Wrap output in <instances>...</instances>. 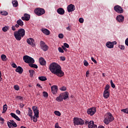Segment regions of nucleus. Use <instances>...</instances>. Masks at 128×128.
<instances>
[{"label": "nucleus", "instance_id": "f257e3e1", "mask_svg": "<svg viewBox=\"0 0 128 128\" xmlns=\"http://www.w3.org/2000/svg\"><path fill=\"white\" fill-rule=\"evenodd\" d=\"M49 68L52 74H56V76H59V78H62V76H64V72L62 70V67L56 62L51 64Z\"/></svg>", "mask_w": 128, "mask_h": 128}, {"label": "nucleus", "instance_id": "f03ea898", "mask_svg": "<svg viewBox=\"0 0 128 128\" xmlns=\"http://www.w3.org/2000/svg\"><path fill=\"white\" fill-rule=\"evenodd\" d=\"M24 36H26V30L24 28H20L14 32V36L16 40H20L22 38H24Z\"/></svg>", "mask_w": 128, "mask_h": 128}, {"label": "nucleus", "instance_id": "7ed1b4c3", "mask_svg": "<svg viewBox=\"0 0 128 128\" xmlns=\"http://www.w3.org/2000/svg\"><path fill=\"white\" fill-rule=\"evenodd\" d=\"M114 120V118L112 116V114L110 112H107L104 115V122L105 124H108L110 122H112Z\"/></svg>", "mask_w": 128, "mask_h": 128}, {"label": "nucleus", "instance_id": "20e7f679", "mask_svg": "<svg viewBox=\"0 0 128 128\" xmlns=\"http://www.w3.org/2000/svg\"><path fill=\"white\" fill-rule=\"evenodd\" d=\"M74 126H82L84 124V120L75 117L73 119Z\"/></svg>", "mask_w": 128, "mask_h": 128}, {"label": "nucleus", "instance_id": "39448f33", "mask_svg": "<svg viewBox=\"0 0 128 128\" xmlns=\"http://www.w3.org/2000/svg\"><path fill=\"white\" fill-rule=\"evenodd\" d=\"M23 60L26 64H34V59L28 56H23Z\"/></svg>", "mask_w": 128, "mask_h": 128}, {"label": "nucleus", "instance_id": "423d86ee", "mask_svg": "<svg viewBox=\"0 0 128 128\" xmlns=\"http://www.w3.org/2000/svg\"><path fill=\"white\" fill-rule=\"evenodd\" d=\"M34 12L36 14L37 16H42V14H44L46 12V10H44V9L42 8H36Z\"/></svg>", "mask_w": 128, "mask_h": 128}, {"label": "nucleus", "instance_id": "0eeeda50", "mask_svg": "<svg viewBox=\"0 0 128 128\" xmlns=\"http://www.w3.org/2000/svg\"><path fill=\"white\" fill-rule=\"evenodd\" d=\"M40 46L41 50H42L44 52H46V50H48V46L44 41L40 42Z\"/></svg>", "mask_w": 128, "mask_h": 128}, {"label": "nucleus", "instance_id": "6e6552de", "mask_svg": "<svg viewBox=\"0 0 128 128\" xmlns=\"http://www.w3.org/2000/svg\"><path fill=\"white\" fill-rule=\"evenodd\" d=\"M114 10L116 12H118V14H122L124 12V9L122 6L116 5L114 6Z\"/></svg>", "mask_w": 128, "mask_h": 128}, {"label": "nucleus", "instance_id": "1a4fd4ad", "mask_svg": "<svg viewBox=\"0 0 128 128\" xmlns=\"http://www.w3.org/2000/svg\"><path fill=\"white\" fill-rule=\"evenodd\" d=\"M96 112V108L95 107H92L87 110V114L90 116H94Z\"/></svg>", "mask_w": 128, "mask_h": 128}, {"label": "nucleus", "instance_id": "9d476101", "mask_svg": "<svg viewBox=\"0 0 128 128\" xmlns=\"http://www.w3.org/2000/svg\"><path fill=\"white\" fill-rule=\"evenodd\" d=\"M74 10H76V6L72 4H70L67 7V10L68 12H74Z\"/></svg>", "mask_w": 128, "mask_h": 128}, {"label": "nucleus", "instance_id": "9b49d317", "mask_svg": "<svg viewBox=\"0 0 128 128\" xmlns=\"http://www.w3.org/2000/svg\"><path fill=\"white\" fill-rule=\"evenodd\" d=\"M27 44L32 46H36V44H34V40L32 38H29L26 40Z\"/></svg>", "mask_w": 128, "mask_h": 128}, {"label": "nucleus", "instance_id": "f8f14e48", "mask_svg": "<svg viewBox=\"0 0 128 128\" xmlns=\"http://www.w3.org/2000/svg\"><path fill=\"white\" fill-rule=\"evenodd\" d=\"M116 20L119 22H122L124 20V17L122 15H118L116 16Z\"/></svg>", "mask_w": 128, "mask_h": 128}, {"label": "nucleus", "instance_id": "ddd939ff", "mask_svg": "<svg viewBox=\"0 0 128 128\" xmlns=\"http://www.w3.org/2000/svg\"><path fill=\"white\" fill-rule=\"evenodd\" d=\"M52 92L53 94H56L58 92V86H51Z\"/></svg>", "mask_w": 128, "mask_h": 128}, {"label": "nucleus", "instance_id": "4468645a", "mask_svg": "<svg viewBox=\"0 0 128 128\" xmlns=\"http://www.w3.org/2000/svg\"><path fill=\"white\" fill-rule=\"evenodd\" d=\"M88 127V128H98V126L94 124V122L92 120L89 122Z\"/></svg>", "mask_w": 128, "mask_h": 128}, {"label": "nucleus", "instance_id": "2eb2a0df", "mask_svg": "<svg viewBox=\"0 0 128 128\" xmlns=\"http://www.w3.org/2000/svg\"><path fill=\"white\" fill-rule=\"evenodd\" d=\"M30 18V15L28 14H24V16L22 17V20H26V22H28V20Z\"/></svg>", "mask_w": 128, "mask_h": 128}, {"label": "nucleus", "instance_id": "dca6fc26", "mask_svg": "<svg viewBox=\"0 0 128 128\" xmlns=\"http://www.w3.org/2000/svg\"><path fill=\"white\" fill-rule=\"evenodd\" d=\"M39 62L41 66H46V60L42 57L40 58Z\"/></svg>", "mask_w": 128, "mask_h": 128}, {"label": "nucleus", "instance_id": "f3484780", "mask_svg": "<svg viewBox=\"0 0 128 128\" xmlns=\"http://www.w3.org/2000/svg\"><path fill=\"white\" fill-rule=\"evenodd\" d=\"M10 114L12 118H14L18 122H20V118H18V116H16L14 113H10Z\"/></svg>", "mask_w": 128, "mask_h": 128}, {"label": "nucleus", "instance_id": "a211bd4d", "mask_svg": "<svg viewBox=\"0 0 128 128\" xmlns=\"http://www.w3.org/2000/svg\"><path fill=\"white\" fill-rule=\"evenodd\" d=\"M57 12L59 14H64V10L63 8H59L57 10Z\"/></svg>", "mask_w": 128, "mask_h": 128}, {"label": "nucleus", "instance_id": "6ab92c4d", "mask_svg": "<svg viewBox=\"0 0 128 128\" xmlns=\"http://www.w3.org/2000/svg\"><path fill=\"white\" fill-rule=\"evenodd\" d=\"M106 46L108 48H114V44L110 42H107L106 44Z\"/></svg>", "mask_w": 128, "mask_h": 128}, {"label": "nucleus", "instance_id": "aec40b11", "mask_svg": "<svg viewBox=\"0 0 128 128\" xmlns=\"http://www.w3.org/2000/svg\"><path fill=\"white\" fill-rule=\"evenodd\" d=\"M16 72L21 74L24 72V69H22V68L20 67V66H18V67L16 68Z\"/></svg>", "mask_w": 128, "mask_h": 128}, {"label": "nucleus", "instance_id": "412c9836", "mask_svg": "<svg viewBox=\"0 0 128 128\" xmlns=\"http://www.w3.org/2000/svg\"><path fill=\"white\" fill-rule=\"evenodd\" d=\"M28 116L30 118L31 120H32V108H28Z\"/></svg>", "mask_w": 128, "mask_h": 128}, {"label": "nucleus", "instance_id": "4be33fe9", "mask_svg": "<svg viewBox=\"0 0 128 128\" xmlns=\"http://www.w3.org/2000/svg\"><path fill=\"white\" fill-rule=\"evenodd\" d=\"M63 98V100H66L67 98H68V92H66L65 93H63L61 94Z\"/></svg>", "mask_w": 128, "mask_h": 128}, {"label": "nucleus", "instance_id": "5701e85b", "mask_svg": "<svg viewBox=\"0 0 128 128\" xmlns=\"http://www.w3.org/2000/svg\"><path fill=\"white\" fill-rule=\"evenodd\" d=\"M103 96H104V98H108V96H110V92L104 91Z\"/></svg>", "mask_w": 128, "mask_h": 128}, {"label": "nucleus", "instance_id": "b1692460", "mask_svg": "<svg viewBox=\"0 0 128 128\" xmlns=\"http://www.w3.org/2000/svg\"><path fill=\"white\" fill-rule=\"evenodd\" d=\"M56 100L58 102H62L64 100V98L62 97V94H60L59 96H58L56 98Z\"/></svg>", "mask_w": 128, "mask_h": 128}, {"label": "nucleus", "instance_id": "393cba45", "mask_svg": "<svg viewBox=\"0 0 128 128\" xmlns=\"http://www.w3.org/2000/svg\"><path fill=\"white\" fill-rule=\"evenodd\" d=\"M12 4L13 6H14V8H17V6H18V0H12Z\"/></svg>", "mask_w": 128, "mask_h": 128}, {"label": "nucleus", "instance_id": "a878e982", "mask_svg": "<svg viewBox=\"0 0 128 128\" xmlns=\"http://www.w3.org/2000/svg\"><path fill=\"white\" fill-rule=\"evenodd\" d=\"M42 32L43 34H46V36H48L50 34V30L48 29H42Z\"/></svg>", "mask_w": 128, "mask_h": 128}, {"label": "nucleus", "instance_id": "bb28decb", "mask_svg": "<svg viewBox=\"0 0 128 128\" xmlns=\"http://www.w3.org/2000/svg\"><path fill=\"white\" fill-rule=\"evenodd\" d=\"M34 116L36 118H40V116L38 114H40V112L38 110V109H37L36 110H35V111H34Z\"/></svg>", "mask_w": 128, "mask_h": 128}, {"label": "nucleus", "instance_id": "cd10ccee", "mask_svg": "<svg viewBox=\"0 0 128 128\" xmlns=\"http://www.w3.org/2000/svg\"><path fill=\"white\" fill-rule=\"evenodd\" d=\"M38 80H41V82H46V80L48 79L46 76H41L38 77Z\"/></svg>", "mask_w": 128, "mask_h": 128}, {"label": "nucleus", "instance_id": "c85d7f7f", "mask_svg": "<svg viewBox=\"0 0 128 128\" xmlns=\"http://www.w3.org/2000/svg\"><path fill=\"white\" fill-rule=\"evenodd\" d=\"M16 24L20 26H24V22L20 19L16 21Z\"/></svg>", "mask_w": 128, "mask_h": 128}, {"label": "nucleus", "instance_id": "c756f323", "mask_svg": "<svg viewBox=\"0 0 128 128\" xmlns=\"http://www.w3.org/2000/svg\"><path fill=\"white\" fill-rule=\"evenodd\" d=\"M1 59L3 62L6 61V56L4 54H2L1 55Z\"/></svg>", "mask_w": 128, "mask_h": 128}, {"label": "nucleus", "instance_id": "7c9ffc66", "mask_svg": "<svg viewBox=\"0 0 128 128\" xmlns=\"http://www.w3.org/2000/svg\"><path fill=\"white\" fill-rule=\"evenodd\" d=\"M6 110H8V105L6 104H5L3 106L2 114H4V112H6Z\"/></svg>", "mask_w": 128, "mask_h": 128}, {"label": "nucleus", "instance_id": "2f4dec72", "mask_svg": "<svg viewBox=\"0 0 128 128\" xmlns=\"http://www.w3.org/2000/svg\"><path fill=\"white\" fill-rule=\"evenodd\" d=\"M28 66L30 68H38V65L32 63L29 64Z\"/></svg>", "mask_w": 128, "mask_h": 128}, {"label": "nucleus", "instance_id": "473e14b6", "mask_svg": "<svg viewBox=\"0 0 128 128\" xmlns=\"http://www.w3.org/2000/svg\"><path fill=\"white\" fill-rule=\"evenodd\" d=\"M8 28H10V27L8 26H5L2 28V30L6 32H8Z\"/></svg>", "mask_w": 128, "mask_h": 128}, {"label": "nucleus", "instance_id": "72a5a7b5", "mask_svg": "<svg viewBox=\"0 0 128 128\" xmlns=\"http://www.w3.org/2000/svg\"><path fill=\"white\" fill-rule=\"evenodd\" d=\"M7 124L8 126V128H14V127L12 126V123L10 122H7Z\"/></svg>", "mask_w": 128, "mask_h": 128}, {"label": "nucleus", "instance_id": "f704fd0d", "mask_svg": "<svg viewBox=\"0 0 128 128\" xmlns=\"http://www.w3.org/2000/svg\"><path fill=\"white\" fill-rule=\"evenodd\" d=\"M108 90H110V85L106 84L104 88V92H108Z\"/></svg>", "mask_w": 128, "mask_h": 128}, {"label": "nucleus", "instance_id": "c9c22d12", "mask_svg": "<svg viewBox=\"0 0 128 128\" xmlns=\"http://www.w3.org/2000/svg\"><path fill=\"white\" fill-rule=\"evenodd\" d=\"M121 112H124V114H128V108H126L125 109H122L121 110Z\"/></svg>", "mask_w": 128, "mask_h": 128}, {"label": "nucleus", "instance_id": "e433bc0d", "mask_svg": "<svg viewBox=\"0 0 128 128\" xmlns=\"http://www.w3.org/2000/svg\"><path fill=\"white\" fill-rule=\"evenodd\" d=\"M110 84L111 86H112V88H116V85H114V84L112 80H110Z\"/></svg>", "mask_w": 128, "mask_h": 128}, {"label": "nucleus", "instance_id": "4c0bfd02", "mask_svg": "<svg viewBox=\"0 0 128 128\" xmlns=\"http://www.w3.org/2000/svg\"><path fill=\"white\" fill-rule=\"evenodd\" d=\"M29 72L30 74V76H34V74L35 72H34V70H29Z\"/></svg>", "mask_w": 128, "mask_h": 128}, {"label": "nucleus", "instance_id": "58836bf2", "mask_svg": "<svg viewBox=\"0 0 128 128\" xmlns=\"http://www.w3.org/2000/svg\"><path fill=\"white\" fill-rule=\"evenodd\" d=\"M54 114H56V116H60V112L59 111H54Z\"/></svg>", "mask_w": 128, "mask_h": 128}, {"label": "nucleus", "instance_id": "ea45409f", "mask_svg": "<svg viewBox=\"0 0 128 128\" xmlns=\"http://www.w3.org/2000/svg\"><path fill=\"white\" fill-rule=\"evenodd\" d=\"M1 14L2 16H8V13L6 11L1 12Z\"/></svg>", "mask_w": 128, "mask_h": 128}, {"label": "nucleus", "instance_id": "a19ab883", "mask_svg": "<svg viewBox=\"0 0 128 128\" xmlns=\"http://www.w3.org/2000/svg\"><path fill=\"white\" fill-rule=\"evenodd\" d=\"M58 50L59 52H62V53H64V49H62V48L59 47L58 48Z\"/></svg>", "mask_w": 128, "mask_h": 128}, {"label": "nucleus", "instance_id": "79ce46f5", "mask_svg": "<svg viewBox=\"0 0 128 128\" xmlns=\"http://www.w3.org/2000/svg\"><path fill=\"white\" fill-rule=\"evenodd\" d=\"M32 118L34 122H38V118H36L34 115V116H32Z\"/></svg>", "mask_w": 128, "mask_h": 128}, {"label": "nucleus", "instance_id": "37998d69", "mask_svg": "<svg viewBox=\"0 0 128 128\" xmlns=\"http://www.w3.org/2000/svg\"><path fill=\"white\" fill-rule=\"evenodd\" d=\"M14 88L16 90H20V86L18 85H15L14 86Z\"/></svg>", "mask_w": 128, "mask_h": 128}, {"label": "nucleus", "instance_id": "c03bdc74", "mask_svg": "<svg viewBox=\"0 0 128 128\" xmlns=\"http://www.w3.org/2000/svg\"><path fill=\"white\" fill-rule=\"evenodd\" d=\"M43 94H44V98H48V94L47 92H43Z\"/></svg>", "mask_w": 128, "mask_h": 128}, {"label": "nucleus", "instance_id": "a18cd8bd", "mask_svg": "<svg viewBox=\"0 0 128 128\" xmlns=\"http://www.w3.org/2000/svg\"><path fill=\"white\" fill-rule=\"evenodd\" d=\"M60 90H62V92H64V90H66V88L64 86L60 88Z\"/></svg>", "mask_w": 128, "mask_h": 128}, {"label": "nucleus", "instance_id": "49530a36", "mask_svg": "<svg viewBox=\"0 0 128 128\" xmlns=\"http://www.w3.org/2000/svg\"><path fill=\"white\" fill-rule=\"evenodd\" d=\"M63 46H64L65 48H70V45H68V44L67 43H64Z\"/></svg>", "mask_w": 128, "mask_h": 128}, {"label": "nucleus", "instance_id": "de8ad7c7", "mask_svg": "<svg viewBox=\"0 0 128 128\" xmlns=\"http://www.w3.org/2000/svg\"><path fill=\"white\" fill-rule=\"evenodd\" d=\"M78 21L80 24H82L84 22V18H80Z\"/></svg>", "mask_w": 128, "mask_h": 128}, {"label": "nucleus", "instance_id": "09e8293b", "mask_svg": "<svg viewBox=\"0 0 128 128\" xmlns=\"http://www.w3.org/2000/svg\"><path fill=\"white\" fill-rule=\"evenodd\" d=\"M12 68H18V66L15 63H12Z\"/></svg>", "mask_w": 128, "mask_h": 128}, {"label": "nucleus", "instance_id": "8fccbe9b", "mask_svg": "<svg viewBox=\"0 0 128 128\" xmlns=\"http://www.w3.org/2000/svg\"><path fill=\"white\" fill-rule=\"evenodd\" d=\"M32 110L33 112H34L38 110V107H36V106H33L32 107Z\"/></svg>", "mask_w": 128, "mask_h": 128}, {"label": "nucleus", "instance_id": "3c124183", "mask_svg": "<svg viewBox=\"0 0 128 128\" xmlns=\"http://www.w3.org/2000/svg\"><path fill=\"white\" fill-rule=\"evenodd\" d=\"M58 38H64V34H59Z\"/></svg>", "mask_w": 128, "mask_h": 128}, {"label": "nucleus", "instance_id": "603ef678", "mask_svg": "<svg viewBox=\"0 0 128 128\" xmlns=\"http://www.w3.org/2000/svg\"><path fill=\"white\" fill-rule=\"evenodd\" d=\"M12 126H14V128H16V126H18V124H16V122H12Z\"/></svg>", "mask_w": 128, "mask_h": 128}, {"label": "nucleus", "instance_id": "864d4df0", "mask_svg": "<svg viewBox=\"0 0 128 128\" xmlns=\"http://www.w3.org/2000/svg\"><path fill=\"white\" fill-rule=\"evenodd\" d=\"M84 66H88V62L86 60H84Z\"/></svg>", "mask_w": 128, "mask_h": 128}, {"label": "nucleus", "instance_id": "5fc2aeb1", "mask_svg": "<svg viewBox=\"0 0 128 128\" xmlns=\"http://www.w3.org/2000/svg\"><path fill=\"white\" fill-rule=\"evenodd\" d=\"M16 98H18V100H22L23 98H22V96H16Z\"/></svg>", "mask_w": 128, "mask_h": 128}, {"label": "nucleus", "instance_id": "6e6d98bb", "mask_svg": "<svg viewBox=\"0 0 128 128\" xmlns=\"http://www.w3.org/2000/svg\"><path fill=\"white\" fill-rule=\"evenodd\" d=\"M91 60L94 64H97L96 60H95L94 57H92Z\"/></svg>", "mask_w": 128, "mask_h": 128}, {"label": "nucleus", "instance_id": "4d7b16f0", "mask_svg": "<svg viewBox=\"0 0 128 128\" xmlns=\"http://www.w3.org/2000/svg\"><path fill=\"white\" fill-rule=\"evenodd\" d=\"M62 48L63 50H64V52H68V49H66V47L64 46H62Z\"/></svg>", "mask_w": 128, "mask_h": 128}, {"label": "nucleus", "instance_id": "13d9d810", "mask_svg": "<svg viewBox=\"0 0 128 128\" xmlns=\"http://www.w3.org/2000/svg\"><path fill=\"white\" fill-rule=\"evenodd\" d=\"M120 50H124V45H120L119 46Z\"/></svg>", "mask_w": 128, "mask_h": 128}, {"label": "nucleus", "instance_id": "bf43d9fd", "mask_svg": "<svg viewBox=\"0 0 128 128\" xmlns=\"http://www.w3.org/2000/svg\"><path fill=\"white\" fill-rule=\"evenodd\" d=\"M24 104H23L22 103L20 104V108H24Z\"/></svg>", "mask_w": 128, "mask_h": 128}, {"label": "nucleus", "instance_id": "052dcab7", "mask_svg": "<svg viewBox=\"0 0 128 128\" xmlns=\"http://www.w3.org/2000/svg\"><path fill=\"white\" fill-rule=\"evenodd\" d=\"M60 59L61 60H62V62H64L66 60V58H64V56H60Z\"/></svg>", "mask_w": 128, "mask_h": 128}, {"label": "nucleus", "instance_id": "680f3d73", "mask_svg": "<svg viewBox=\"0 0 128 128\" xmlns=\"http://www.w3.org/2000/svg\"><path fill=\"white\" fill-rule=\"evenodd\" d=\"M125 44L128 46V38H127L125 40Z\"/></svg>", "mask_w": 128, "mask_h": 128}, {"label": "nucleus", "instance_id": "e2e57ef3", "mask_svg": "<svg viewBox=\"0 0 128 128\" xmlns=\"http://www.w3.org/2000/svg\"><path fill=\"white\" fill-rule=\"evenodd\" d=\"M12 30H13V31L16 30V27H15L14 26L12 25Z\"/></svg>", "mask_w": 128, "mask_h": 128}, {"label": "nucleus", "instance_id": "0e129e2a", "mask_svg": "<svg viewBox=\"0 0 128 128\" xmlns=\"http://www.w3.org/2000/svg\"><path fill=\"white\" fill-rule=\"evenodd\" d=\"M16 114H20V111L18 110H16Z\"/></svg>", "mask_w": 128, "mask_h": 128}, {"label": "nucleus", "instance_id": "69168bd1", "mask_svg": "<svg viewBox=\"0 0 128 128\" xmlns=\"http://www.w3.org/2000/svg\"><path fill=\"white\" fill-rule=\"evenodd\" d=\"M88 74H90V71L88 70L86 72V78H88Z\"/></svg>", "mask_w": 128, "mask_h": 128}, {"label": "nucleus", "instance_id": "338daca9", "mask_svg": "<svg viewBox=\"0 0 128 128\" xmlns=\"http://www.w3.org/2000/svg\"><path fill=\"white\" fill-rule=\"evenodd\" d=\"M66 29L67 30H69V32H70V26H68V27L66 28Z\"/></svg>", "mask_w": 128, "mask_h": 128}, {"label": "nucleus", "instance_id": "774afa93", "mask_svg": "<svg viewBox=\"0 0 128 128\" xmlns=\"http://www.w3.org/2000/svg\"><path fill=\"white\" fill-rule=\"evenodd\" d=\"M89 123H90V122H88V120H86V121L84 122L85 124H88V126Z\"/></svg>", "mask_w": 128, "mask_h": 128}]
</instances>
